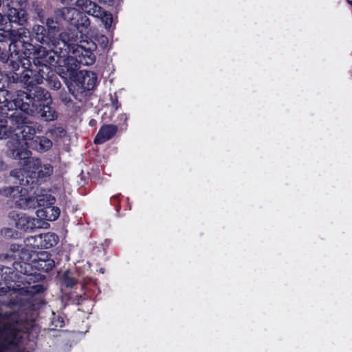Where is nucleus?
Listing matches in <instances>:
<instances>
[{"label": "nucleus", "mask_w": 352, "mask_h": 352, "mask_svg": "<svg viewBox=\"0 0 352 352\" xmlns=\"http://www.w3.org/2000/svg\"><path fill=\"white\" fill-rule=\"evenodd\" d=\"M97 78L93 72H85L82 79V85L87 89H92L96 82Z\"/></svg>", "instance_id": "obj_18"}, {"label": "nucleus", "mask_w": 352, "mask_h": 352, "mask_svg": "<svg viewBox=\"0 0 352 352\" xmlns=\"http://www.w3.org/2000/svg\"><path fill=\"white\" fill-rule=\"evenodd\" d=\"M100 272L102 274H103V273H104V270H103V269H100Z\"/></svg>", "instance_id": "obj_40"}, {"label": "nucleus", "mask_w": 352, "mask_h": 352, "mask_svg": "<svg viewBox=\"0 0 352 352\" xmlns=\"http://www.w3.org/2000/svg\"><path fill=\"white\" fill-rule=\"evenodd\" d=\"M30 78L29 75L28 74H25L23 75V80H28Z\"/></svg>", "instance_id": "obj_39"}, {"label": "nucleus", "mask_w": 352, "mask_h": 352, "mask_svg": "<svg viewBox=\"0 0 352 352\" xmlns=\"http://www.w3.org/2000/svg\"><path fill=\"white\" fill-rule=\"evenodd\" d=\"M89 3H91V1L90 0H77L75 5L78 11L80 10L87 13L89 8Z\"/></svg>", "instance_id": "obj_30"}, {"label": "nucleus", "mask_w": 352, "mask_h": 352, "mask_svg": "<svg viewBox=\"0 0 352 352\" xmlns=\"http://www.w3.org/2000/svg\"><path fill=\"white\" fill-rule=\"evenodd\" d=\"M14 187H8L4 189L3 194L6 196L11 195L12 193L14 191Z\"/></svg>", "instance_id": "obj_34"}, {"label": "nucleus", "mask_w": 352, "mask_h": 352, "mask_svg": "<svg viewBox=\"0 0 352 352\" xmlns=\"http://www.w3.org/2000/svg\"><path fill=\"white\" fill-rule=\"evenodd\" d=\"M100 3L111 5L113 3V0H98Z\"/></svg>", "instance_id": "obj_37"}, {"label": "nucleus", "mask_w": 352, "mask_h": 352, "mask_svg": "<svg viewBox=\"0 0 352 352\" xmlns=\"http://www.w3.org/2000/svg\"><path fill=\"white\" fill-rule=\"evenodd\" d=\"M47 25L51 30H58L59 29V24L57 21L53 19H48L47 21Z\"/></svg>", "instance_id": "obj_31"}, {"label": "nucleus", "mask_w": 352, "mask_h": 352, "mask_svg": "<svg viewBox=\"0 0 352 352\" xmlns=\"http://www.w3.org/2000/svg\"><path fill=\"white\" fill-rule=\"evenodd\" d=\"M52 146V142L45 136H37L30 143L28 147H32L38 152L43 153L50 150Z\"/></svg>", "instance_id": "obj_11"}, {"label": "nucleus", "mask_w": 352, "mask_h": 352, "mask_svg": "<svg viewBox=\"0 0 352 352\" xmlns=\"http://www.w3.org/2000/svg\"><path fill=\"white\" fill-rule=\"evenodd\" d=\"M6 78L2 73H0V89L3 87Z\"/></svg>", "instance_id": "obj_36"}, {"label": "nucleus", "mask_w": 352, "mask_h": 352, "mask_svg": "<svg viewBox=\"0 0 352 352\" xmlns=\"http://www.w3.org/2000/svg\"><path fill=\"white\" fill-rule=\"evenodd\" d=\"M8 218L14 223L16 228L25 231L41 228L44 224V222L39 219L16 211L10 212Z\"/></svg>", "instance_id": "obj_8"}, {"label": "nucleus", "mask_w": 352, "mask_h": 352, "mask_svg": "<svg viewBox=\"0 0 352 352\" xmlns=\"http://www.w3.org/2000/svg\"><path fill=\"white\" fill-rule=\"evenodd\" d=\"M24 166L26 177L30 179H43L50 177L53 173V167L48 163L42 162L37 158H28Z\"/></svg>", "instance_id": "obj_5"}, {"label": "nucleus", "mask_w": 352, "mask_h": 352, "mask_svg": "<svg viewBox=\"0 0 352 352\" xmlns=\"http://www.w3.org/2000/svg\"><path fill=\"white\" fill-rule=\"evenodd\" d=\"M63 61L64 62V66L67 68V70L71 73L78 69L80 65L78 57H76L74 55L69 56L66 58H64Z\"/></svg>", "instance_id": "obj_17"}, {"label": "nucleus", "mask_w": 352, "mask_h": 352, "mask_svg": "<svg viewBox=\"0 0 352 352\" xmlns=\"http://www.w3.org/2000/svg\"><path fill=\"white\" fill-rule=\"evenodd\" d=\"M88 7L87 12L88 14L97 18L101 16L102 9L100 6L91 1V3H89Z\"/></svg>", "instance_id": "obj_26"}, {"label": "nucleus", "mask_w": 352, "mask_h": 352, "mask_svg": "<svg viewBox=\"0 0 352 352\" xmlns=\"http://www.w3.org/2000/svg\"><path fill=\"white\" fill-rule=\"evenodd\" d=\"M14 126L10 124L9 118L8 120L0 118V140L10 138L13 140Z\"/></svg>", "instance_id": "obj_13"}, {"label": "nucleus", "mask_w": 352, "mask_h": 352, "mask_svg": "<svg viewBox=\"0 0 352 352\" xmlns=\"http://www.w3.org/2000/svg\"><path fill=\"white\" fill-rule=\"evenodd\" d=\"M54 201V197L50 195H39L35 200V203H37L38 206H43L44 208L52 205Z\"/></svg>", "instance_id": "obj_21"}, {"label": "nucleus", "mask_w": 352, "mask_h": 352, "mask_svg": "<svg viewBox=\"0 0 352 352\" xmlns=\"http://www.w3.org/2000/svg\"><path fill=\"white\" fill-rule=\"evenodd\" d=\"M10 98V94L7 90L0 89V104H4L8 109H19L28 115L34 113L33 109L30 107V103L24 101V100H30V94L24 91L19 90L16 91V97L12 100Z\"/></svg>", "instance_id": "obj_4"}, {"label": "nucleus", "mask_w": 352, "mask_h": 352, "mask_svg": "<svg viewBox=\"0 0 352 352\" xmlns=\"http://www.w3.org/2000/svg\"><path fill=\"white\" fill-rule=\"evenodd\" d=\"M54 54H55L53 52L52 57L47 56L45 60H43V64H44V65H46V64L53 65L55 63H58L59 64H60L61 63V60L59 59V60H56L54 59Z\"/></svg>", "instance_id": "obj_32"}, {"label": "nucleus", "mask_w": 352, "mask_h": 352, "mask_svg": "<svg viewBox=\"0 0 352 352\" xmlns=\"http://www.w3.org/2000/svg\"><path fill=\"white\" fill-rule=\"evenodd\" d=\"M6 168V165L3 162V161L0 157V170H3Z\"/></svg>", "instance_id": "obj_38"}, {"label": "nucleus", "mask_w": 352, "mask_h": 352, "mask_svg": "<svg viewBox=\"0 0 352 352\" xmlns=\"http://www.w3.org/2000/svg\"><path fill=\"white\" fill-rule=\"evenodd\" d=\"M18 243H13L11 247V254L0 255L1 258L6 259L9 257L14 258H18L21 262H14L13 264L14 270L16 271L14 274L12 269L8 267L0 266V294H6L8 292H12L16 294H23L24 288L20 287L19 285H16V282L21 278V275H25L29 273L31 261L34 254H32L28 250L22 248L20 252L17 253L15 250L19 249Z\"/></svg>", "instance_id": "obj_2"}, {"label": "nucleus", "mask_w": 352, "mask_h": 352, "mask_svg": "<svg viewBox=\"0 0 352 352\" xmlns=\"http://www.w3.org/2000/svg\"><path fill=\"white\" fill-rule=\"evenodd\" d=\"M32 239L36 242H56L58 241L56 234L50 232L36 234L32 236Z\"/></svg>", "instance_id": "obj_20"}, {"label": "nucleus", "mask_w": 352, "mask_h": 352, "mask_svg": "<svg viewBox=\"0 0 352 352\" xmlns=\"http://www.w3.org/2000/svg\"><path fill=\"white\" fill-rule=\"evenodd\" d=\"M56 14L63 17L65 20L74 23L75 18L80 15L79 11L74 8L65 7L57 11Z\"/></svg>", "instance_id": "obj_14"}, {"label": "nucleus", "mask_w": 352, "mask_h": 352, "mask_svg": "<svg viewBox=\"0 0 352 352\" xmlns=\"http://www.w3.org/2000/svg\"><path fill=\"white\" fill-rule=\"evenodd\" d=\"M20 174L22 175L21 173V170H14L10 172V175L12 176L16 177L18 179H19L21 181H23V179H20Z\"/></svg>", "instance_id": "obj_35"}, {"label": "nucleus", "mask_w": 352, "mask_h": 352, "mask_svg": "<svg viewBox=\"0 0 352 352\" xmlns=\"http://www.w3.org/2000/svg\"><path fill=\"white\" fill-rule=\"evenodd\" d=\"M49 133L53 138H61L66 135L65 129L60 126H56L50 129Z\"/></svg>", "instance_id": "obj_28"}, {"label": "nucleus", "mask_w": 352, "mask_h": 352, "mask_svg": "<svg viewBox=\"0 0 352 352\" xmlns=\"http://www.w3.org/2000/svg\"><path fill=\"white\" fill-rule=\"evenodd\" d=\"M0 234L5 240H16L19 233L12 228H3L1 230Z\"/></svg>", "instance_id": "obj_22"}, {"label": "nucleus", "mask_w": 352, "mask_h": 352, "mask_svg": "<svg viewBox=\"0 0 352 352\" xmlns=\"http://www.w3.org/2000/svg\"><path fill=\"white\" fill-rule=\"evenodd\" d=\"M78 16H79L78 19L76 21H74V24L80 32H82V30H80L81 28L87 29L89 28L90 25V21L85 15L80 14Z\"/></svg>", "instance_id": "obj_23"}, {"label": "nucleus", "mask_w": 352, "mask_h": 352, "mask_svg": "<svg viewBox=\"0 0 352 352\" xmlns=\"http://www.w3.org/2000/svg\"><path fill=\"white\" fill-rule=\"evenodd\" d=\"M2 20V15L0 13V21Z\"/></svg>", "instance_id": "obj_42"}, {"label": "nucleus", "mask_w": 352, "mask_h": 352, "mask_svg": "<svg viewBox=\"0 0 352 352\" xmlns=\"http://www.w3.org/2000/svg\"><path fill=\"white\" fill-rule=\"evenodd\" d=\"M9 122L14 126V134L13 140L8 142V155L14 160L28 159L31 153L28 147L35 135L42 132V125L31 122L21 112L12 113Z\"/></svg>", "instance_id": "obj_1"}, {"label": "nucleus", "mask_w": 352, "mask_h": 352, "mask_svg": "<svg viewBox=\"0 0 352 352\" xmlns=\"http://www.w3.org/2000/svg\"><path fill=\"white\" fill-rule=\"evenodd\" d=\"M30 104V107L34 109L35 102L43 101L45 103L43 104V108L41 109V116L45 121H52L56 118V114L54 110H53L50 106L51 103L50 94L48 91L41 89L37 88L34 94V98L30 97V100H28Z\"/></svg>", "instance_id": "obj_6"}, {"label": "nucleus", "mask_w": 352, "mask_h": 352, "mask_svg": "<svg viewBox=\"0 0 352 352\" xmlns=\"http://www.w3.org/2000/svg\"><path fill=\"white\" fill-rule=\"evenodd\" d=\"M35 38L40 43L45 41L46 31L43 25H36L33 28Z\"/></svg>", "instance_id": "obj_24"}, {"label": "nucleus", "mask_w": 352, "mask_h": 352, "mask_svg": "<svg viewBox=\"0 0 352 352\" xmlns=\"http://www.w3.org/2000/svg\"><path fill=\"white\" fill-rule=\"evenodd\" d=\"M7 38L10 39V32L0 30V42H3Z\"/></svg>", "instance_id": "obj_33"}, {"label": "nucleus", "mask_w": 352, "mask_h": 352, "mask_svg": "<svg viewBox=\"0 0 352 352\" xmlns=\"http://www.w3.org/2000/svg\"><path fill=\"white\" fill-rule=\"evenodd\" d=\"M28 34L29 32L23 28H19L16 30H13L10 31V40H11L12 43L17 41L25 42V38L28 37Z\"/></svg>", "instance_id": "obj_16"}, {"label": "nucleus", "mask_w": 352, "mask_h": 352, "mask_svg": "<svg viewBox=\"0 0 352 352\" xmlns=\"http://www.w3.org/2000/svg\"><path fill=\"white\" fill-rule=\"evenodd\" d=\"M350 4H352V0H347Z\"/></svg>", "instance_id": "obj_41"}, {"label": "nucleus", "mask_w": 352, "mask_h": 352, "mask_svg": "<svg viewBox=\"0 0 352 352\" xmlns=\"http://www.w3.org/2000/svg\"><path fill=\"white\" fill-rule=\"evenodd\" d=\"M16 314L0 315V352H22L28 324L16 320Z\"/></svg>", "instance_id": "obj_3"}, {"label": "nucleus", "mask_w": 352, "mask_h": 352, "mask_svg": "<svg viewBox=\"0 0 352 352\" xmlns=\"http://www.w3.org/2000/svg\"><path fill=\"white\" fill-rule=\"evenodd\" d=\"M54 266V262L52 260H41L38 261L37 264L34 265L35 267L41 269L43 271H49Z\"/></svg>", "instance_id": "obj_25"}, {"label": "nucleus", "mask_w": 352, "mask_h": 352, "mask_svg": "<svg viewBox=\"0 0 352 352\" xmlns=\"http://www.w3.org/2000/svg\"><path fill=\"white\" fill-rule=\"evenodd\" d=\"M79 43V45L72 47V54L78 57L80 65H93L96 60L93 51L96 48V45L91 41L80 40Z\"/></svg>", "instance_id": "obj_7"}, {"label": "nucleus", "mask_w": 352, "mask_h": 352, "mask_svg": "<svg viewBox=\"0 0 352 352\" xmlns=\"http://www.w3.org/2000/svg\"><path fill=\"white\" fill-rule=\"evenodd\" d=\"M8 15L10 22L16 23L19 25H23L26 21L23 12L19 11L15 8H10Z\"/></svg>", "instance_id": "obj_15"}, {"label": "nucleus", "mask_w": 352, "mask_h": 352, "mask_svg": "<svg viewBox=\"0 0 352 352\" xmlns=\"http://www.w3.org/2000/svg\"><path fill=\"white\" fill-rule=\"evenodd\" d=\"M117 130V127L114 125L103 126L96 135L94 142L98 144L104 143L114 136Z\"/></svg>", "instance_id": "obj_10"}, {"label": "nucleus", "mask_w": 352, "mask_h": 352, "mask_svg": "<svg viewBox=\"0 0 352 352\" xmlns=\"http://www.w3.org/2000/svg\"><path fill=\"white\" fill-rule=\"evenodd\" d=\"M60 215V209L58 207L49 206L36 211L37 219L46 221H55Z\"/></svg>", "instance_id": "obj_9"}, {"label": "nucleus", "mask_w": 352, "mask_h": 352, "mask_svg": "<svg viewBox=\"0 0 352 352\" xmlns=\"http://www.w3.org/2000/svg\"><path fill=\"white\" fill-rule=\"evenodd\" d=\"M16 205L22 209H29L35 207V200L30 197L21 195L18 200L16 201Z\"/></svg>", "instance_id": "obj_19"}, {"label": "nucleus", "mask_w": 352, "mask_h": 352, "mask_svg": "<svg viewBox=\"0 0 352 352\" xmlns=\"http://www.w3.org/2000/svg\"><path fill=\"white\" fill-rule=\"evenodd\" d=\"M52 51H47L45 47H40L36 50V58L41 59L38 60V63L43 64V60H45L47 56L52 57Z\"/></svg>", "instance_id": "obj_27"}, {"label": "nucleus", "mask_w": 352, "mask_h": 352, "mask_svg": "<svg viewBox=\"0 0 352 352\" xmlns=\"http://www.w3.org/2000/svg\"><path fill=\"white\" fill-rule=\"evenodd\" d=\"M98 18L100 19L102 22L104 24L106 28H109L111 25L113 21L112 15L104 10L102 11L101 16Z\"/></svg>", "instance_id": "obj_29"}, {"label": "nucleus", "mask_w": 352, "mask_h": 352, "mask_svg": "<svg viewBox=\"0 0 352 352\" xmlns=\"http://www.w3.org/2000/svg\"><path fill=\"white\" fill-rule=\"evenodd\" d=\"M60 39L67 45L69 47V52L72 53V47L74 45H79L80 44H76L79 42L77 34L74 30H67L60 34Z\"/></svg>", "instance_id": "obj_12"}]
</instances>
